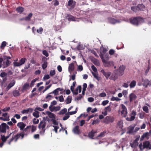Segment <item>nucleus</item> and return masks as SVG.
Returning <instances> with one entry per match:
<instances>
[{
    "label": "nucleus",
    "mask_w": 151,
    "mask_h": 151,
    "mask_svg": "<svg viewBox=\"0 0 151 151\" xmlns=\"http://www.w3.org/2000/svg\"><path fill=\"white\" fill-rule=\"evenodd\" d=\"M11 58L9 56H4L3 58H0V68H6L10 65L11 62L9 60Z\"/></svg>",
    "instance_id": "obj_1"
},
{
    "label": "nucleus",
    "mask_w": 151,
    "mask_h": 151,
    "mask_svg": "<svg viewBox=\"0 0 151 151\" xmlns=\"http://www.w3.org/2000/svg\"><path fill=\"white\" fill-rule=\"evenodd\" d=\"M129 20L131 23L136 26H138L144 22V19L140 17L130 18Z\"/></svg>",
    "instance_id": "obj_2"
},
{
    "label": "nucleus",
    "mask_w": 151,
    "mask_h": 151,
    "mask_svg": "<svg viewBox=\"0 0 151 151\" xmlns=\"http://www.w3.org/2000/svg\"><path fill=\"white\" fill-rule=\"evenodd\" d=\"M139 147L140 150L141 151H142L145 148L149 150L151 149V145H150V141H145L143 142V146L142 143H140L139 145Z\"/></svg>",
    "instance_id": "obj_3"
},
{
    "label": "nucleus",
    "mask_w": 151,
    "mask_h": 151,
    "mask_svg": "<svg viewBox=\"0 0 151 151\" xmlns=\"http://www.w3.org/2000/svg\"><path fill=\"white\" fill-rule=\"evenodd\" d=\"M46 123L45 122L42 120L41 121L38 125L39 128L41 130L40 132V134L42 135H44L45 131V128L46 126Z\"/></svg>",
    "instance_id": "obj_4"
},
{
    "label": "nucleus",
    "mask_w": 151,
    "mask_h": 151,
    "mask_svg": "<svg viewBox=\"0 0 151 151\" xmlns=\"http://www.w3.org/2000/svg\"><path fill=\"white\" fill-rule=\"evenodd\" d=\"M102 60L104 66L105 67H109L114 65V62L112 61H107L104 58L102 59Z\"/></svg>",
    "instance_id": "obj_5"
},
{
    "label": "nucleus",
    "mask_w": 151,
    "mask_h": 151,
    "mask_svg": "<svg viewBox=\"0 0 151 151\" xmlns=\"http://www.w3.org/2000/svg\"><path fill=\"white\" fill-rule=\"evenodd\" d=\"M122 110L121 111V115L122 116L125 117L126 116L127 114V109L126 106L123 104H121Z\"/></svg>",
    "instance_id": "obj_6"
},
{
    "label": "nucleus",
    "mask_w": 151,
    "mask_h": 151,
    "mask_svg": "<svg viewBox=\"0 0 151 151\" xmlns=\"http://www.w3.org/2000/svg\"><path fill=\"white\" fill-rule=\"evenodd\" d=\"M26 60L25 58H22L21 59L19 62H15L13 63L14 66H19L21 65L24 63Z\"/></svg>",
    "instance_id": "obj_7"
},
{
    "label": "nucleus",
    "mask_w": 151,
    "mask_h": 151,
    "mask_svg": "<svg viewBox=\"0 0 151 151\" xmlns=\"http://www.w3.org/2000/svg\"><path fill=\"white\" fill-rule=\"evenodd\" d=\"M107 50L105 48L101 47L99 56L101 59L104 58V55L106 53Z\"/></svg>",
    "instance_id": "obj_8"
},
{
    "label": "nucleus",
    "mask_w": 151,
    "mask_h": 151,
    "mask_svg": "<svg viewBox=\"0 0 151 151\" xmlns=\"http://www.w3.org/2000/svg\"><path fill=\"white\" fill-rule=\"evenodd\" d=\"M142 85L145 87H147L148 86H151V81L146 79H142Z\"/></svg>",
    "instance_id": "obj_9"
},
{
    "label": "nucleus",
    "mask_w": 151,
    "mask_h": 151,
    "mask_svg": "<svg viewBox=\"0 0 151 151\" xmlns=\"http://www.w3.org/2000/svg\"><path fill=\"white\" fill-rule=\"evenodd\" d=\"M136 115V112L135 111L133 110L131 114L130 117H127L126 120L127 121H132L134 120L135 118V116Z\"/></svg>",
    "instance_id": "obj_10"
},
{
    "label": "nucleus",
    "mask_w": 151,
    "mask_h": 151,
    "mask_svg": "<svg viewBox=\"0 0 151 151\" xmlns=\"http://www.w3.org/2000/svg\"><path fill=\"white\" fill-rule=\"evenodd\" d=\"M108 21L109 23L113 24H114L116 23H119L121 22L120 20L116 19L112 17L108 18Z\"/></svg>",
    "instance_id": "obj_11"
},
{
    "label": "nucleus",
    "mask_w": 151,
    "mask_h": 151,
    "mask_svg": "<svg viewBox=\"0 0 151 151\" xmlns=\"http://www.w3.org/2000/svg\"><path fill=\"white\" fill-rule=\"evenodd\" d=\"M114 121V119L113 117L110 116H107L104 120V122L106 124H108L109 122H113Z\"/></svg>",
    "instance_id": "obj_12"
},
{
    "label": "nucleus",
    "mask_w": 151,
    "mask_h": 151,
    "mask_svg": "<svg viewBox=\"0 0 151 151\" xmlns=\"http://www.w3.org/2000/svg\"><path fill=\"white\" fill-rule=\"evenodd\" d=\"M33 111V109L29 108L26 109H24L21 111V113L22 114H28L32 113Z\"/></svg>",
    "instance_id": "obj_13"
},
{
    "label": "nucleus",
    "mask_w": 151,
    "mask_h": 151,
    "mask_svg": "<svg viewBox=\"0 0 151 151\" xmlns=\"http://www.w3.org/2000/svg\"><path fill=\"white\" fill-rule=\"evenodd\" d=\"M101 72L105 77L106 79L108 80L109 77L111 76V72H106L104 69H102L101 70Z\"/></svg>",
    "instance_id": "obj_14"
},
{
    "label": "nucleus",
    "mask_w": 151,
    "mask_h": 151,
    "mask_svg": "<svg viewBox=\"0 0 151 151\" xmlns=\"http://www.w3.org/2000/svg\"><path fill=\"white\" fill-rule=\"evenodd\" d=\"M19 138V136L17 134L16 135L13 136L10 139L8 142V144L10 145L11 142L13 140H14L15 142H16Z\"/></svg>",
    "instance_id": "obj_15"
},
{
    "label": "nucleus",
    "mask_w": 151,
    "mask_h": 151,
    "mask_svg": "<svg viewBox=\"0 0 151 151\" xmlns=\"http://www.w3.org/2000/svg\"><path fill=\"white\" fill-rule=\"evenodd\" d=\"M125 69V67L124 66H121L119 68L118 74L120 76H122L123 74V72L124 70Z\"/></svg>",
    "instance_id": "obj_16"
},
{
    "label": "nucleus",
    "mask_w": 151,
    "mask_h": 151,
    "mask_svg": "<svg viewBox=\"0 0 151 151\" xmlns=\"http://www.w3.org/2000/svg\"><path fill=\"white\" fill-rule=\"evenodd\" d=\"M78 126H76L73 129V131L75 134H79L81 133L80 130L79 129Z\"/></svg>",
    "instance_id": "obj_17"
},
{
    "label": "nucleus",
    "mask_w": 151,
    "mask_h": 151,
    "mask_svg": "<svg viewBox=\"0 0 151 151\" xmlns=\"http://www.w3.org/2000/svg\"><path fill=\"white\" fill-rule=\"evenodd\" d=\"M17 126L19 128L20 130H24L26 124L23 122H19L17 124Z\"/></svg>",
    "instance_id": "obj_18"
},
{
    "label": "nucleus",
    "mask_w": 151,
    "mask_h": 151,
    "mask_svg": "<svg viewBox=\"0 0 151 151\" xmlns=\"http://www.w3.org/2000/svg\"><path fill=\"white\" fill-rule=\"evenodd\" d=\"M129 97L130 102H131L133 100H135L137 98L136 95L133 93H130L129 96Z\"/></svg>",
    "instance_id": "obj_19"
},
{
    "label": "nucleus",
    "mask_w": 151,
    "mask_h": 151,
    "mask_svg": "<svg viewBox=\"0 0 151 151\" xmlns=\"http://www.w3.org/2000/svg\"><path fill=\"white\" fill-rule=\"evenodd\" d=\"M4 125V123H3L0 125V133L6 132V130Z\"/></svg>",
    "instance_id": "obj_20"
},
{
    "label": "nucleus",
    "mask_w": 151,
    "mask_h": 151,
    "mask_svg": "<svg viewBox=\"0 0 151 151\" xmlns=\"http://www.w3.org/2000/svg\"><path fill=\"white\" fill-rule=\"evenodd\" d=\"M31 128V126H27L26 128H25L24 130L23 133L25 134V135H27L30 132V129Z\"/></svg>",
    "instance_id": "obj_21"
},
{
    "label": "nucleus",
    "mask_w": 151,
    "mask_h": 151,
    "mask_svg": "<svg viewBox=\"0 0 151 151\" xmlns=\"http://www.w3.org/2000/svg\"><path fill=\"white\" fill-rule=\"evenodd\" d=\"M15 83V81L14 80H13L7 86L6 88V90L7 91L9 90L11 88H12L14 85Z\"/></svg>",
    "instance_id": "obj_22"
},
{
    "label": "nucleus",
    "mask_w": 151,
    "mask_h": 151,
    "mask_svg": "<svg viewBox=\"0 0 151 151\" xmlns=\"http://www.w3.org/2000/svg\"><path fill=\"white\" fill-rule=\"evenodd\" d=\"M96 132L92 130L91 131L89 132L88 134V136L90 138L93 139L94 136V134L96 133Z\"/></svg>",
    "instance_id": "obj_23"
},
{
    "label": "nucleus",
    "mask_w": 151,
    "mask_h": 151,
    "mask_svg": "<svg viewBox=\"0 0 151 151\" xmlns=\"http://www.w3.org/2000/svg\"><path fill=\"white\" fill-rule=\"evenodd\" d=\"M24 10V8L22 6L18 7L16 9V11L20 14L22 13Z\"/></svg>",
    "instance_id": "obj_24"
},
{
    "label": "nucleus",
    "mask_w": 151,
    "mask_h": 151,
    "mask_svg": "<svg viewBox=\"0 0 151 151\" xmlns=\"http://www.w3.org/2000/svg\"><path fill=\"white\" fill-rule=\"evenodd\" d=\"M46 113L48 114L50 118L52 119L55 118V115L54 114L49 111H47Z\"/></svg>",
    "instance_id": "obj_25"
},
{
    "label": "nucleus",
    "mask_w": 151,
    "mask_h": 151,
    "mask_svg": "<svg viewBox=\"0 0 151 151\" xmlns=\"http://www.w3.org/2000/svg\"><path fill=\"white\" fill-rule=\"evenodd\" d=\"M33 14L30 13L27 16L25 17V20L26 21H29L31 19V18L32 17Z\"/></svg>",
    "instance_id": "obj_26"
},
{
    "label": "nucleus",
    "mask_w": 151,
    "mask_h": 151,
    "mask_svg": "<svg viewBox=\"0 0 151 151\" xmlns=\"http://www.w3.org/2000/svg\"><path fill=\"white\" fill-rule=\"evenodd\" d=\"M138 142L134 140L132 143L130 144V146L132 148H134L138 146Z\"/></svg>",
    "instance_id": "obj_27"
},
{
    "label": "nucleus",
    "mask_w": 151,
    "mask_h": 151,
    "mask_svg": "<svg viewBox=\"0 0 151 151\" xmlns=\"http://www.w3.org/2000/svg\"><path fill=\"white\" fill-rule=\"evenodd\" d=\"M74 64L73 62L69 65L68 67V70L72 71L74 70Z\"/></svg>",
    "instance_id": "obj_28"
},
{
    "label": "nucleus",
    "mask_w": 151,
    "mask_h": 151,
    "mask_svg": "<svg viewBox=\"0 0 151 151\" xmlns=\"http://www.w3.org/2000/svg\"><path fill=\"white\" fill-rule=\"evenodd\" d=\"M75 4V2L73 0H69L68 3V5L71 6H74Z\"/></svg>",
    "instance_id": "obj_29"
},
{
    "label": "nucleus",
    "mask_w": 151,
    "mask_h": 151,
    "mask_svg": "<svg viewBox=\"0 0 151 151\" xmlns=\"http://www.w3.org/2000/svg\"><path fill=\"white\" fill-rule=\"evenodd\" d=\"M13 94L14 97L18 96L20 95L19 91L17 90H15L13 91Z\"/></svg>",
    "instance_id": "obj_30"
},
{
    "label": "nucleus",
    "mask_w": 151,
    "mask_h": 151,
    "mask_svg": "<svg viewBox=\"0 0 151 151\" xmlns=\"http://www.w3.org/2000/svg\"><path fill=\"white\" fill-rule=\"evenodd\" d=\"M136 84V81L134 80H133L129 84L130 88H132L135 86Z\"/></svg>",
    "instance_id": "obj_31"
},
{
    "label": "nucleus",
    "mask_w": 151,
    "mask_h": 151,
    "mask_svg": "<svg viewBox=\"0 0 151 151\" xmlns=\"http://www.w3.org/2000/svg\"><path fill=\"white\" fill-rule=\"evenodd\" d=\"M72 101V97L71 96H68L66 98V104H68L71 103Z\"/></svg>",
    "instance_id": "obj_32"
},
{
    "label": "nucleus",
    "mask_w": 151,
    "mask_h": 151,
    "mask_svg": "<svg viewBox=\"0 0 151 151\" xmlns=\"http://www.w3.org/2000/svg\"><path fill=\"white\" fill-rule=\"evenodd\" d=\"M131 9L132 10L135 12L139 11L138 6H132L131 7Z\"/></svg>",
    "instance_id": "obj_33"
},
{
    "label": "nucleus",
    "mask_w": 151,
    "mask_h": 151,
    "mask_svg": "<svg viewBox=\"0 0 151 151\" xmlns=\"http://www.w3.org/2000/svg\"><path fill=\"white\" fill-rule=\"evenodd\" d=\"M117 126L121 129L122 128L123 125V122L122 120L119 121L117 123Z\"/></svg>",
    "instance_id": "obj_34"
},
{
    "label": "nucleus",
    "mask_w": 151,
    "mask_h": 151,
    "mask_svg": "<svg viewBox=\"0 0 151 151\" xmlns=\"http://www.w3.org/2000/svg\"><path fill=\"white\" fill-rule=\"evenodd\" d=\"M139 11H142L145 8V6L143 4H139L138 6Z\"/></svg>",
    "instance_id": "obj_35"
},
{
    "label": "nucleus",
    "mask_w": 151,
    "mask_h": 151,
    "mask_svg": "<svg viewBox=\"0 0 151 151\" xmlns=\"http://www.w3.org/2000/svg\"><path fill=\"white\" fill-rule=\"evenodd\" d=\"M91 73L94 77L96 78V79L99 81L100 80V77H99L98 74L95 73L93 72H92Z\"/></svg>",
    "instance_id": "obj_36"
},
{
    "label": "nucleus",
    "mask_w": 151,
    "mask_h": 151,
    "mask_svg": "<svg viewBox=\"0 0 151 151\" xmlns=\"http://www.w3.org/2000/svg\"><path fill=\"white\" fill-rule=\"evenodd\" d=\"M67 18L69 21H73L74 20V18L73 16L69 14L68 15Z\"/></svg>",
    "instance_id": "obj_37"
},
{
    "label": "nucleus",
    "mask_w": 151,
    "mask_h": 151,
    "mask_svg": "<svg viewBox=\"0 0 151 151\" xmlns=\"http://www.w3.org/2000/svg\"><path fill=\"white\" fill-rule=\"evenodd\" d=\"M29 86V84L28 83H26L24 84V85H23V87L22 88V90H25L26 89H27Z\"/></svg>",
    "instance_id": "obj_38"
},
{
    "label": "nucleus",
    "mask_w": 151,
    "mask_h": 151,
    "mask_svg": "<svg viewBox=\"0 0 151 151\" xmlns=\"http://www.w3.org/2000/svg\"><path fill=\"white\" fill-rule=\"evenodd\" d=\"M143 110L146 113H148L149 112V109L148 107L146 106H144L142 107Z\"/></svg>",
    "instance_id": "obj_39"
},
{
    "label": "nucleus",
    "mask_w": 151,
    "mask_h": 151,
    "mask_svg": "<svg viewBox=\"0 0 151 151\" xmlns=\"http://www.w3.org/2000/svg\"><path fill=\"white\" fill-rule=\"evenodd\" d=\"M67 111V109L66 108H64L62 109L59 112L60 115L64 114H65Z\"/></svg>",
    "instance_id": "obj_40"
},
{
    "label": "nucleus",
    "mask_w": 151,
    "mask_h": 151,
    "mask_svg": "<svg viewBox=\"0 0 151 151\" xmlns=\"http://www.w3.org/2000/svg\"><path fill=\"white\" fill-rule=\"evenodd\" d=\"M120 100V99L118 98V97H115L114 96H113L111 99V101H118Z\"/></svg>",
    "instance_id": "obj_41"
},
{
    "label": "nucleus",
    "mask_w": 151,
    "mask_h": 151,
    "mask_svg": "<svg viewBox=\"0 0 151 151\" xmlns=\"http://www.w3.org/2000/svg\"><path fill=\"white\" fill-rule=\"evenodd\" d=\"M33 115L36 118H38L39 117V112L36 111L35 112L33 113Z\"/></svg>",
    "instance_id": "obj_42"
},
{
    "label": "nucleus",
    "mask_w": 151,
    "mask_h": 151,
    "mask_svg": "<svg viewBox=\"0 0 151 151\" xmlns=\"http://www.w3.org/2000/svg\"><path fill=\"white\" fill-rule=\"evenodd\" d=\"M70 117V115L68 113L65 114V115L63 118V120L65 121L67 119Z\"/></svg>",
    "instance_id": "obj_43"
},
{
    "label": "nucleus",
    "mask_w": 151,
    "mask_h": 151,
    "mask_svg": "<svg viewBox=\"0 0 151 151\" xmlns=\"http://www.w3.org/2000/svg\"><path fill=\"white\" fill-rule=\"evenodd\" d=\"M100 121L98 119L94 120L91 123L92 125H94L95 124H97L99 123Z\"/></svg>",
    "instance_id": "obj_44"
},
{
    "label": "nucleus",
    "mask_w": 151,
    "mask_h": 151,
    "mask_svg": "<svg viewBox=\"0 0 151 151\" xmlns=\"http://www.w3.org/2000/svg\"><path fill=\"white\" fill-rule=\"evenodd\" d=\"M117 77L115 75H112L110 77L109 79L111 80L115 81L117 79Z\"/></svg>",
    "instance_id": "obj_45"
},
{
    "label": "nucleus",
    "mask_w": 151,
    "mask_h": 151,
    "mask_svg": "<svg viewBox=\"0 0 151 151\" xmlns=\"http://www.w3.org/2000/svg\"><path fill=\"white\" fill-rule=\"evenodd\" d=\"M52 3L53 4V5L55 6L58 5L59 4V3L58 1L57 0H53L52 1Z\"/></svg>",
    "instance_id": "obj_46"
},
{
    "label": "nucleus",
    "mask_w": 151,
    "mask_h": 151,
    "mask_svg": "<svg viewBox=\"0 0 151 151\" xmlns=\"http://www.w3.org/2000/svg\"><path fill=\"white\" fill-rule=\"evenodd\" d=\"M43 30V29L41 27H40L39 29L37 30V32L40 34H42Z\"/></svg>",
    "instance_id": "obj_47"
},
{
    "label": "nucleus",
    "mask_w": 151,
    "mask_h": 151,
    "mask_svg": "<svg viewBox=\"0 0 151 151\" xmlns=\"http://www.w3.org/2000/svg\"><path fill=\"white\" fill-rule=\"evenodd\" d=\"M55 119V118L52 119L51 121L52 122V124H53L55 125H58V122H57Z\"/></svg>",
    "instance_id": "obj_48"
},
{
    "label": "nucleus",
    "mask_w": 151,
    "mask_h": 151,
    "mask_svg": "<svg viewBox=\"0 0 151 151\" xmlns=\"http://www.w3.org/2000/svg\"><path fill=\"white\" fill-rule=\"evenodd\" d=\"M58 90L57 89H56L53 91L52 92L50 93L49 94H51L52 93H54L55 95H56L58 94Z\"/></svg>",
    "instance_id": "obj_49"
},
{
    "label": "nucleus",
    "mask_w": 151,
    "mask_h": 151,
    "mask_svg": "<svg viewBox=\"0 0 151 151\" xmlns=\"http://www.w3.org/2000/svg\"><path fill=\"white\" fill-rule=\"evenodd\" d=\"M93 63L96 65L99 66L100 65V63L97 59H95L93 62Z\"/></svg>",
    "instance_id": "obj_50"
},
{
    "label": "nucleus",
    "mask_w": 151,
    "mask_h": 151,
    "mask_svg": "<svg viewBox=\"0 0 151 151\" xmlns=\"http://www.w3.org/2000/svg\"><path fill=\"white\" fill-rule=\"evenodd\" d=\"M37 79L36 78L35 79H34L31 82L30 85L31 87H32L33 86V85H34L35 83L37 81Z\"/></svg>",
    "instance_id": "obj_51"
},
{
    "label": "nucleus",
    "mask_w": 151,
    "mask_h": 151,
    "mask_svg": "<svg viewBox=\"0 0 151 151\" xmlns=\"http://www.w3.org/2000/svg\"><path fill=\"white\" fill-rule=\"evenodd\" d=\"M139 118L141 119H143L145 117V113L144 112L139 113Z\"/></svg>",
    "instance_id": "obj_52"
},
{
    "label": "nucleus",
    "mask_w": 151,
    "mask_h": 151,
    "mask_svg": "<svg viewBox=\"0 0 151 151\" xmlns=\"http://www.w3.org/2000/svg\"><path fill=\"white\" fill-rule=\"evenodd\" d=\"M53 111H59L60 109V106H54L53 107Z\"/></svg>",
    "instance_id": "obj_53"
},
{
    "label": "nucleus",
    "mask_w": 151,
    "mask_h": 151,
    "mask_svg": "<svg viewBox=\"0 0 151 151\" xmlns=\"http://www.w3.org/2000/svg\"><path fill=\"white\" fill-rule=\"evenodd\" d=\"M39 120L38 119H37L36 118H34L33 119V122L34 124H37L38 123Z\"/></svg>",
    "instance_id": "obj_54"
},
{
    "label": "nucleus",
    "mask_w": 151,
    "mask_h": 151,
    "mask_svg": "<svg viewBox=\"0 0 151 151\" xmlns=\"http://www.w3.org/2000/svg\"><path fill=\"white\" fill-rule=\"evenodd\" d=\"M82 97V96L81 94H80L77 97H76L75 98V100H77L78 101L79 100H81Z\"/></svg>",
    "instance_id": "obj_55"
},
{
    "label": "nucleus",
    "mask_w": 151,
    "mask_h": 151,
    "mask_svg": "<svg viewBox=\"0 0 151 151\" xmlns=\"http://www.w3.org/2000/svg\"><path fill=\"white\" fill-rule=\"evenodd\" d=\"M1 139L3 142H5L7 140L5 136L4 135H1Z\"/></svg>",
    "instance_id": "obj_56"
},
{
    "label": "nucleus",
    "mask_w": 151,
    "mask_h": 151,
    "mask_svg": "<svg viewBox=\"0 0 151 151\" xmlns=\"http://www.w3.org/2000/svg\"><path fill=\"white\" fill-rule=\"evenodd\" d=\"M42 54L46 57H47L49 56V54L46 50H44L42 51Z\"/></svg>",
    "instance_id": "obj_57"
},
{
    "label": "nucleus",
    "mask_w": 151,
    "mask_h": 151,
    "mask_svg": "<svg viewBox=\"0 0 151 151\" xmlns=\"http://www.w3.org/2000/svg\"><path fill=\"white\" fill-rule=\"evenodd\" d=\"M106 133V131H104L103 132H102L100 133V134H99L98 137H103L104 136L105 134Z\"/></svg>",
    "instance_id": "obj_58"
},
{
    "label": "nucleus",
    "mask_w": 151,
    "mask_h": 151,
    "mask_svg": "<svg viewBox=\"0 0 151 151\" xmlns=\"http://www.w3.org/2000/svg\"><path fill=\"white\" fill-rule=\"evenodd\" d=\"M7 75V73L4 72H3L1 73L0 75V76L2 78H3L5 77H6Z\"/></svg>",
    "instance_id": "obj_59"
},
{
    "label": "nucleus",
    "mask_w": 151,
    "mask_h": 151,
    "mask_svg": "<svg viewBox=\"0 0 151 151\" xmlns=\"http://www.w3.org/2000/svg\"><path fill=\"white\" fill-rule=\"evenodd\" d=\"M55 70H51L50 73V76H52L55 75Z\"/></svg>",
    "instance_id": "obj_60"
},
{
    "label": "nucleus",
    "mask_w": 151,
    "mask_h": 151,
    "mask_svg": "<svg viewBox=\"0 0 151 151\" xmlns=\"http://www.w3.org/2000/svg\"><path fill=\"white\" fill-rule=\"evenodd\" d=\"M10 109V107H7L5 108L1 109V111L3 112L7 111L9 110Z\"/></svg>",
    "instance_id": "obj_61"
},
{
    "label": "nucleus",
    "mask_w": 151,
    "mask_h": 151,
    "mask_svg": "<svg viewBox=\"0 0 151 151\" xmlns=\"http://www.w3.org/2000/svg\"><path fill=\"white\" fill-rule=\"evenodd\" d=\"M106 94L105 92H103L100 93L99 94V96L100 97H103L106 96Z\"/></svg>",
    "instance_id": "obj_62"
},
{
    "label": "nucleus",
    "mask_w": 151,
    "mask_h": 151,
    "mask_svg": "<svg viewBox=\"0 0 151 151\" xmlns=\"http://www.w3.org/2000/svg\"><path fill=\"white\" fill-rule=\"evenodd\" d=\"M91 68L92 70L94 72H96L97 71V68L94 65H92L91 66Z\"/></svg>",
    "instance_id": "obj_63"
},
{
    "label": "nucleus",
    "mask_w": 151,
    "mask_h": 151,
    "mask_svg": "<svg viewBox=\"0 0 151 151\" xmlns=\"http://www.w3.org/2000/svg\"><path fill=\"white\" fill-rule=\"evenodd\" d=\"M47 63H43L42 65V68L43 69H45L47 67Z\"/></svg>",
    "instance_id": "obj_64"
}]
</instances>
